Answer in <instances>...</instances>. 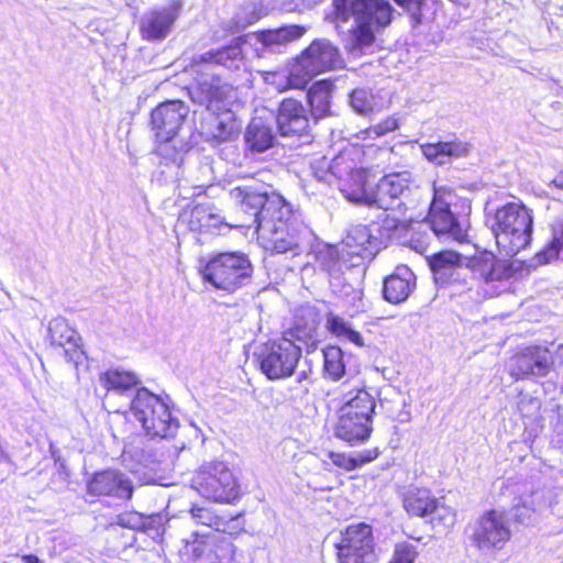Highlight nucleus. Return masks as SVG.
<instances>
[{
	"label": "nucleus",
	"instance_id": "1",
	"mask_svg": "<svg viewBox=\"0 0 563 563\" xmlns=\"http://www.w3.org/2000/svg\"><path fill=\"white\" fill-rule=\"evenodd\" d=\"M333 21L354 20L355 27L346 42V49L354 56L365 53L375 41V33L391 21L393 8L386 0H333Z\"/></svg>",
	"mask_w": 563,
	"mask_h": 563
},
{
	"label": "nucleus",
	"instance_id": "2",
	"mask_svg": "<svg viewBox=\"0 0 563 563\" xmlns=\"http://www.w3.org/2000/svg\"><path fill=\"white\" fill-rule=\"evenodd\" d=\"M256 232L262 247L277 254H299L310 235L308 227L299 220L284 197H274L268 202Z\"/></svg>",
	"mask_w": 563,
	"mask_h": 563
},
{
	"label": "nucleus",
	"instance_id": "3",
	"mask_svg": "<svg viewBox=\"0 0 563 563\" xmlns=\"http://www.w3.org/2000/svg\"><path fill=\"white\" fill-rule=\"evenodd\" d=\"M488 223L500 253L514 256L530 244L533 216L522 202L512 201L497 208Z\"/></svg>",
	"mask_w": 563,
	"mask_h": 563
},
{
	"label": "nucleus",
	"instance_id": "4",
	"mask_svg": "<svg viewBox=\"0 0 563 563\" xmlns=\"http://www.w3.org/2000/svg\"><path fill=\"white\" fill-rule=\"evenodd\" d=\"M340 49L327 38L310 43L292 62L289 68V86L303 89L318 75L341 67Z\"/></svg>",
	"mask_w": 563,
	"mask_h": 563
},
{
	"label": "nucleus",
	"instance_id": "5",
	"mask_svg": "<svg viewBox=\"0 0 563 563\" xmlns=\"http://www.w3.org/2000/svg\"><path fill=\"white\" fill-rule=\"evenodd\" d=\"M130 411L151 438L174 437L178 430V420L172 417L168 406L145 388L137 389Z\"/></svg>",
	"mask_w": 563,
	"mask_h": 563
},
{
	"label": "nucleus",
	"instance_id": "6",
	"mask_svg": "<svg viewBox=\"0 0 563 563\" xmlns=\"http://www.w3.org/2000/svg\"><path fill=\"white\" fill-rule=\"evenodd\" d=\"M250 260L241 253H221L201 269L202 279L216 289L233 292L246 285L252 276Z\"/></svg>",
	"mask_w": 563,
	"mask_h": 563
},
{
	"label": "nucleus",
	"instance_id": "7",
	"mask_svg": "<svg viewBox=\"0 0 563 563\" xmlns=\"http://www.w3.org/2000/svg\"><path fill=\"white\" fill-rule=\"evenodd\" d=\"M455 199L456 196L451 188L433 185V199L427 222L434 235L442 241L463 242L467 238L466 224L461 222L450 209Z\"/></svg>",
	"mask_w": 563,
	"mask_h": 563
},
{
	"label": "nucleus",
	"instance_id": "8",
	"mask_svg": "<svg viewBox=\"0 0 563 563\" xmlns=\"http://www.w3.org/2000/svg\"><path fill=\"white\" fill-rule=\"evenodd\" d=\"M191 486L202 497L214 503L230 504L240 496L232 471L220 462L201 466L194 475Z\"/></svg>",
	"mask_w": 563,
	"mask_h": 563
},
{
	"label": "nucleus",
	"instance_id": "9",
	"mask_svg": "<svg viewBox=\"0 0 563 563\" xmlns=\"http://www.w3.org/2000/svg\"><path fill=\"white\" fill-rule=\"evenodd\" d=\"M300 357L301 347L287 338L268 342L256 353L261 372L271 380L290 377Z\"/></svg>",
	"mask_w": 563,
	"mask_h": 563
},
{
	"label": "nucleus",
	"instance_id": "10",
	"mask_svg": "<svg viewBox=\"0 0 563 563\" xmlns=\"http://www.w3.org/2000/svg\"><path fill=\"white\" fill-rule=\"evenodd\" d=\"M336 556L339 563H372L375 560L372 527L364 522L346 527L336 544Z\"/></svg>",
	"mask_w": 563,
	"mask_h": 563
},
{
	"label": "nucleus",
	"instance_id": "11",
	"mask_svg": "<svg viewBox=\"0 0 563 563\" xmlns=\"http://www.w3.org/2000/svg\"><path fill=\"white\" fill-rule=\"evenodd\" d=\"M188 113V106L180 100L163 102L152 111V130L156 141L162 143L157 150L161 155H167L168 143L178 134Z\"/></svg>",
	"mask_w": 563,
	"mask_h": 563
},
{
	"label": "nucleus",
	"instance_id": "12",
	"mask_svg": "<svg viewBox=\"0 0 563 563\" xmlns=\"http://www.w3.org/2000/svg\"><path fill=\"white\" fill-rule=\"evenodd\" d=\"M510 528L504 512L490 510L479 517L474 523L472 542L481 551L501 549L510 539Z\"/></svg>",
	"mask_w": 563,
	"mask_h": 563
},
{
	"label": "nucleus",
	"instance_id": "13",
	"mask_svg": "<svg viewBox=\"0 0 563 563\" xmlns=\"http://www.w3.org/2000/svg\"><path fill=\"white\" fill-rule=\"evenodd\" d=\"M184 8L181 0H169L162 7L153 8L143 14L140 32L147 41H163L173 30Z\"/></svg>",
	"mask_w": 563,
	"mask_h": 563
},
{
	"label": "nucleus",
	"instance_id": "14",
	"mask_svg": "<svg viewBox=\"0 0 563 563\" xmlns=\"http://www.w3.org/2000/svg\"><path fill=\"white\" fill-rule=\"evenodd\" d=\"M133 489L132 481L117 470L98 472L87 483V493L92 496H111L129 500L132 498Z\"/></svg>",
	"mask_w": 563,
	"mask_h": 563
},
{
	"label": "nucleus",
	"instance_id": "15",
	"mask_svg": "<svg viewBox=\"0 0 563 563\" xmlns=\"http://www.w3.org/2000/svg\"><path fill=\"white\" fill-rule=\"evenodd\" d=\"M552 361L548 349L530 346L512 358L510 375L517 379L532 376H545Z\"/></svg>",
	"mask_w": 563,
	"mask_h": 563
},
{
	"label": "nucleus",
	"instance_id": "16",
	"mask_svg": "<svg viewBox=\"0 0 563 563\" xmlns=\"http://www.w3.org/2000/svg\"><path fill=\"white\" fill-rule=\"evenodd\" d=\"M412 176L409 172L393 173L379 179L374 188V206L388 210L396 201L410 191Z\"/></svg>",
	"mask_w": 563,
	"mask_h": 563
},
{
	"label": "nucleus",
	"instance_id": "17",
	"mask_svg": "<svg viewBox=\"0 0 563 563\" xmlns=\"http://www.w3.org/2000/svg\"><path fill=\"white\" fill-rule=\"evenodd\" d=\"M306 32L307 27L302 25H284L278 29L251 33L246 35L245 42L255 46L261 45L262 51L277 53L280 52L282 47L302 37ZM256 49L258 51L260 47H256Z\"/></svg>",
	"mask_w": 563,
	"mask_h": 563
},
{
	"label": "nucleus",
	"instance_id": "18",
	"mask_svg": "<svg viewBox=\"0 0 563 563\" xmlns=\"http://www.w3.org/2000/svg\"><path fill=\"white\" fill-rule=\"evenodd\" d=\"M48 339L52 345L64 349L67 362L73 363L76 368L86 361V355L78 345L77 332L64 318H55L49 321Z\"/></svg>",
	"mask_w": 563,
	"mask_h": 563
},
{
	"label": "nucleus",
	"instance_id": "19",
	"mask_svg": "<svg viewBox=\"0 0 563 563\" xmlns=\"http://www.w3.org/2000/svg\"><path fill=\"white\" fill-rule=\"evenodd\" d=\"M467 267L478 278L486 283L508 279L512 276L511 266L498 260L492 252H481L467 261Z\"/></svg>",
	"mask_w": 563,
	"mask_h": 563
},
{
	"label": "nucleus",
	"instance_id": "20",
	"mask_svg": "<svg viewBox=\"0 0 563 563\" xmlns=\"http://www.w3.org/2000/svg\"><path fill=\"white\" fill-rule=\"evenodd\" d=\"M231 199L240 205L245 213L251 216V223L256 224L262 222L263 212L266 209L268 202L274 197H282L278 194H272L271 196L260 192L251 186H236L230 190Z\"/></svg>",
	"mask_w": 563,
	"mask_h": 563
},
{
	"label": "nucleus",
	"instance_id": "21",
	"mask_svg": "<svg viewBox=\"0 0 563 563\" xmlns=\"http://www.w3.org/2000/svg\"><path fill=\"white\" fill-rule=\"evenodd\" d=\"M353 111L361 115H373L387 109L390 104L388 93L382 89L355 88L349 96Z\"/></svg>",
	"mask_w": 563,
	"mask_h": 563
},
{
	"label": "nucleus",
	"instance_id": "22",
	"mask_svg": "<svg viewBox=\"0 0 563 563\" xmlns=\"http://www.w3.org/2000/svg\"><path fill=\"white\" fill-rule=\"evenodd\" d=\"M340 191L354 203L374 206V188L369 185L368 173L357 168L339 183Z\"/></svg>",
	"mask_w": 563,
	"mask_h": 563
},
{
	"label": "nucleus",
	"instance_id": "23",
	"mask_svg": "<svg viewBox=\"0 0 563 563\" xmlns=\"http://www.w3.org/2000/svg\"><path fill=\"white\" fill-rule=\"evenodd\" d=\"M416 287V276L408 266H398L395 272L384 280V298L390 303H400L407 300Z\"/></svg>",
	"mask_w": 563,
	"mask_h": 563
},
{
	"label": "nucleus",
	"instance_id": "24",
	"mask_svg": "<svg viewBox=\"0 0 563 563\" xmlns=\"http://www.w3.org/2000/svg\"><path fill=\"white\" fill-rule=\"evenodd\" d=\"M277 125L284 136L301 134L308 129V119L303 106L294 99L280 103Z\"/></svg>",
	"mask_w": 563,
	"mask_h": 563
},
{
	"label": "nucleus",
	"instance_id": "25",
	"mask_svg": "<svg viewBox=\"0 0 563 563\" xmlns=\"http://www.w3.org/2000/svg\"><path fill=\"white\" fill-rule=\"evenodd\" d=\"M378 230V225L357 224L352 227L343 243L347 249V253L360 256L373 255L374 250L379 245V238L374 235V231Z\"/></svg>",
	"mask_w": 563,
	"mask_h": 563
},
{
	"label": "nucleus",
	"instance_id": "26",
	"mask_svg": "<svg viewBox=\"0 0 563 563\" xmlns=\"http://www.w3.org/2000/svg\"><path fill=\"white\" fill-rule=\"evenodd\" d=\"M373 431L372 422L363 421L355 416L339 410L338 421L334 427V434L351 445L365 442Z\"/></svg>",
	"mask_w": 563,
	"mask_h": 563
},
{
	"label": "nucleus",
	"instance_id": "27",
	"mask_svg": "<svg viewBox=\"0 0 563 563\" xmlns=\"http://www.w3.org/2000/svg\"><path fill=\"white\" fill-rule=\"evenodd\" d=\"M553 496L542 490L530 492L515 498L512 510L517 521L529 523L533 514L543 507H553Z\"/></svg>",
	"mask_w": 563,
	"mask_h": 563
},
{
	"label": "nucleus",
	"instance_id": "28",
	"mask_svg": "<svg viewBox=\"0 0 563 563\" xmlns=\"http://www.w3.org/2000/svg\"><path fill=\"white\" fill-rule=\"evenodd\" d=\"M423 156L437 164H448L452 158L465 157L470 153V144L463 141L426 143L421 146Z\"/></svg>",
	"mask_w": 563,
	"mask_h": 563
},
{
	"label": "nucleus",
	"instance_id": "29",
	"mask_svg": "<svg viewBox=\"0 0 563 563\" xmlns=\"http://www.w3.org/2000/svg\"><path fill=\"white\" fill-rule=\"evenodd\" d=\"M99 382L107 389V397H110L111 394L123 395L140 384L135 373L120 368H111L101 373Z\"/></svg>",
	"mask_w": 563,
	"mask_h": 563
},
{
	"label": "nucleus",
	"instance_id": "30",
	"mask_svg": "<svg viewBox=\"0 0 563 563\" xmlns=\"http://www.w3.org/2000/svg\"><path fill=\"white\" fill-rule=\"evenodd\" d=\"M340 410L373 423L375 399L366 389L352 390L345 395V401Z\"/></svg>",
	"mask_w": 563,
	"mask_h": 563
},
{
	"label": "nucleus",
	"instance_id": "31",
	"mask_svg": "<svg viewBox=\"0 0 563 563\" xmlns=\"http://www.w3.org/2000/svg\"><path fill=\"white\" fill-rule=\"evenodd\" d=\"M435 499L428 488L410 486L404 493L402 504L409 515L427 517L434 508Z\"/></svg>",
	"mask_w": 563,
	"mask_h": 563
},
{
	"label": "nucleus",
	"instance_id": "32",
	"mask_svg": "<svg viewBox=\"0 0 563 563\" xmlns=\"http://www.w3.org/2000/svg\"><path fill=\"white\" fill-rule=\"evenodd\" d=\"M245 142L251 151L262 153L273 146L274 134L262 119H253L246 129Z\"/></svg>",
	"mask_w": 563,
	"mask_h": 563
},
{
	"label": "nucleus",
	"instance_id": "33",
	"mask_svg": "<svg viewBox=\"0 0 563 563\" xmlns=\"http://www.w3.org/2000/svg\"><path fill=\"white\" fill-rule=\"evenodd\" d=\"M222 216L214 206L198 205L190 212V225L192 229L211 231L222 224Z\"/></svg>",
	"mask_w": 563,
	"mask_h": 563
},
{
	"label": "nucleus",
	"instance_id": "34",
	"mask_svg": "<svg viewBox=\"0 0 563 563\" xmlns=\"http://www.w3.org/2000/svg\"><path fill=\"white\" fill-rule=\"evenodd\" d=\"M239 41L240 38L227 47L203 54L201 60L223 65L230 69H239L243 60Z\"/></svg>",
	"mask_w": 563,
	"mask_h": 563
},
{
	"label": "nucleus",
	"instance_id": "35",
	"mask_svg": "<svg viewBox=\"0 0 563 563\" xmlns=\"http://www.w3.org/2000/svg\"><path fill=\"white\" fill-rule=\"evenodd\" d=\"M379 455L377 448L358 452L356 455L330 452L328 454L331 463L344 471H353L362 465L376 460Z\"/></svg>",
	"mask_w": 563,
	"mask_h": 563
},
{
	"label": "nucleus",
	"instance_id": "36",
	"mask_svg": "<svg viewBox=\"0 0 563 563\" xmlns=\"http://www.w3.org/2000/svg\"><path fill=\"white\" fill-rule=\"evenodd\" d=\"M355 169H357V167L352 157V153L350 151H344L331 161L324 175L317 174V176L328 183H331L330 177H334L339 183H341Z\"/></svg>",
	"mask_w": 563,
	"mask_h": 563
},
{
	"label": "nucleus",
	"instance_id": "37",
	"mask_svg": "<svg viewBox=\"0 0 563 563\" xmlns=\"http://www.w3.org/2000/svg\"><path fill=\"white\" fill-rule=\"evenodd\" d=\"M327 329L335 336L346 340L356 346H364V339L362 334L355 331L349 322L343 318L334 314H327Z\"/></svg>",
	"mask_w": 563,
	"mask_h": 563
},
{
	"label": "nucleus",
	"instance_id": "38",
	"mask_svg": "<svg viewBox=\"0 0 563 563\" xmlns=\"http://www.w3.org/2000/svg\"><path fill=\"white\" fill-rule=\"evenodd\" d=\"M461 263V255L454 251H442L429 257V265L437 278L446 277Z\"/></svg>",
	"mask_w": 563,
	"mask_h": 563
},
{
	"label": "nucleus",
	"instance_id": "39",
	"mask_svg": "<svg viewBox=\"0 0 563 563\" xmlns=\"http://www.w3.org/2000/svg\"><path fill=\"white\" fill-rule=\"evenodd\" d=\"M331 86L327 81H318L308 91V100L317 117L325 114L330 107Z\"/></svg>",
	"mask_w": 563,
	"mask_h": 563
},
{
	"label": "nucleus",
	"instance_id": "40",
	"mask_svg": "<svg viewBox=\"0 0 563 563\" xmlns=\"http://www.w3.org/2000/svg\"><path fill=\"white\" fill-rule=\"evenodd\" d=\"M344 354L338 346H328L323 350L324 373L327 376L336 382L345 374Z\"/></svg>",
	"mask_w": 563,
	"mask_h": 563
},
{
	"label": "nucleus",
	"instance_id": "41",
	"mask_svg": "<svg viewBox=\"0 0 563 563\" xmlns=\"http://www.w3.org/2000/svg\"><path fill=\"white\" fill-rule=\"evenodd\" d=\"M429 516H432L431 523L434 528L441 527L444 530L452 528L456 521L455 511L438 498L435 499L434 508L431 509Z\"/></svg>",
	"mask_w": 563,
	"mask_h": 563
},
{
	"label": "nucleus",
	"instance_id": "42",
	"mask_svg": "<svg viewBox=\"0 0 563 563\" xmlns=\"http://www.w3.org/2000/svg\"><path fill=\"white\" fill-rule=\"evenodd\" d=\"M399 126L398 119L394 115L388 117L379 123L360 131L357 137L363 141H374L377 137L384 136L387 133L394 132Z\"/></svg>",
	"mask_w": 563,
	"mask_h": 563
},
{
	"label": "nucleus",
	"instance_id": "43",
	"mask_svg": "<svg viewBox=\"0 0 563 563\" xmlns=\"http://www.w3.org/2000/svg\"><path fill=\"white\" fill-rule=\"evenodd\" d=\"M560 256L563 258V227L554 231L552 241L537 254V261L547 264Z\"/></svg>",
	"mask_w": 563,
	"mask_h": 563
},
{
	"label": "nucleus",
	"instance_id": "44",
	"mask_svg": "<svg viewBox=\"0 0 563 563\" xmlns=\"http://www.w3.org/2000/svg\"><path fill=\"white\" fill-rule=\"evenodd\" d=\"M150 461L151 456L145 454L141 448L133 444L125 446L122 452V462L131 472H139L137 466H147Z\"/></svg>",
	"mask_w": 563,
	"mask_h": 563
},
{
	"label": "nucleus",
	"instance_id": "45",
	"mask_svg": "<svg viewBox=\"0 0 563 563\" xmlns=\"http://www.w3.org/2000/svg\"><path fill=\"white\" fill-rule=\"evenodd\" d=\"M191 518L198 523L206 527L221 530L224 527V520L217 516L208 507L194 506L190 510Z\"/></svg>",
	"mask_w": 563,
	"mask_h": 563
},
{
	"label": "nucleus",
	"instance_id": "46",
	"mask_svg": "<svg viewBox=\"0 0 563 563\" xmlns=\"http://www.w3.org/2000/svg\"><path fill=\"white\" fill-rule=\"evenodd\" d=\"M318 262L321 267L329 273L331 276H336L342 271V263L339 260V251L335 247L328 246L320 251Z\"/></svg>",
	"mask_w": 563,
	"mask_h": 563
},
{
	"label": "nucleus",
	"instance_id": "47",
	"mask_svg": "<svg viewBox=\"0 0 563 563\" xmlns=\"http://www.w3.org/2000/svg\"><path fill=\"white\" fill-rule=\"evenodd\" d=\"M418 556L417 548L408 542H399L395 545L391 559L388 563H415Z\"/></svg>",
	"mask_w": 563,
	"mask_h": 563
},
{
	"label": "nucleus",
	"instance_id": "48",
	"mask_svg": "<svg viewBox=\"0 0 563 563\" xmlns=\"http://www.w3.org/2000/svg\"><path fill=\"white\" fill-rule=\"evenodd\" d=\"M118 523L123 528L147 530L151 519L143 517L140 512H124L118 517Z\"/></svg>",
	"mask_w": 563,
	"mask_h": 563
},
{
	"label": "nucleus",
	"instance_id": "49",
	"mask_svg": "<svg viewBox=\"0 0 563 563\" xmlns=\"http://www.w3.org/2000/svg\"><path fill=\"white\" fill-rule=\"evenodd\" d=\"M398 5L406 10L416 24L420 23L424 16L426 0H394Z\"/></svg>",
	"mask_w": 563,
	"mask_h": 563
},
{
	"label": "nucleus",
	"instance_id": "50",
	"mask_svg": "<svg viewBox=\"0 0 563 563\" xmlns=\"http://www.w3.org/2000/svg\"><path fill=\"white\" fill-rule=\"evenodd\" d=\"M213 180L212 168L208 163L200 166V176L196 178L198 187H203Z\"/></svg>",
	"mask_w": 563,
	"mask_h": 563
},
{
	"label": "nucleus",
	"instance_id": "51",
	"mask_svg": "<svg viewBox=\"0 0 563 563\" xmlns=\"http://www.w3.org/2000/svg\"><path fill=\"white\" fill-rule=\"evenodd\" d=\"M233 93L234 91L231 86L222 85L213 88L212 97L218 100L225 101L232 98Z\"/></svg>",
	"mask_w": 563,
	"mask_h": 563
},
{
	"label": "nucleus",
	"instance_id": "52",
	"mask_svg": "<svg viewBox=\"0 0 563 563\" xmlns=\"http://www.w3.org/2000/svg\"><path fill=\"white\" fill-rule=\"evenodd\" d=\"M398 220L389 216H386V218L383 221V229L388 231L396 230L398 228Z\"/></svg>",
	"mask_w": 563,
	"mask_h": 563
},
{
	"label": "nucleus",
	"instance_id": "53",
	"mask_svg": "<svg viewBox=\"0 0 563 563\" xmlns=\"http://www.w3.org/2000/svg\"><path fill=\"white\" fill-rule=\"evenodd\" d=\"M550 185L554 186L558 189H563V170L554 176Z\"/></svg>",
	"mask_w": 563,
	"mask_h": 563
},
{
	"label": "nucleus",
	"instance_id": "54",
	"mask_svg": "<svg viewBox=\"0 0 563 563\" xmlns=\"http://www.w3.org/2000/svg\"><path fill=\"white\" fill-rule=\"evenodd\" d=\"M23 563H45L43 560H41L37 555L34 554H26L22 556Z\"/></svg>",
	"mask_w": 563,
	"mask_h": 563
},
{
	"label": "nucleus",
	"instance_id": "55",
	"mask_svg": "<svg viewBox=\"0 0 563 563\" xmlns=\"http://www.w3.org/2000/svg\"><path fill=\"white\" fill-rule=\"evenodd\" d=\"M555 357L559 360L560 363L563 364V344H561L556 352H555Z\"/></svg>",
	"mask_w": 563,
	"mask_h": 563
},
{
	"label": "nucleus",
	"instance_id": "56",
	"mask_svg": "<svg viewBox=\"0 0 563 563\" xmlns=\"http://www.w3.org/2000/svg\"><path fill=\"white\" fill-rule=\"evenodd\" d=\"M229 547H230V553L233 555L235 552V547L231 543L229 544Z\"/></svg>",
	"mask_w": 563,
	"mask_h": 563
},
{
	"label": "nucleus",
	"instance_id": "57",
	"mask_svg": "<svg viewBox=\"0 0 563 563\" xmlns=\"http://www.w3.org/2000/svg\"><path fill=\"white\" fill-rule=\"evenodd\" d=\"M389 236H390V233H386V234L382 233L380 239H383V238H389Z\"/></svg>",
	"mask_w": 563,
	"mask_h": 563
},
{
	"label": "nucleus",
	"instance_id": "58",
	"mask_svg": "<svg viewBox=\"0 0 563 563\" xmlns=\"http://www.w3.org/2000/svg\"><path fill=\"white\" fill-rule=\"evenodd\" d=\"M242 225H244V227H250V225H251V223H246V222H245V223H243Z\"/></svg>",
	"mask_w": 563,
	"mask_h": 563
},
{
	"label": "nucleus",
	"instance_id": "59",
	"mask_svg": "<svg viewBox=\"0 0 563 563\" xmlns=\"http://www.w3.org/2000/svg\"><path fill=\"white\" fill-rule=\"evenodd\" d=\"M418 251H419L420 253H423L424 249H423V247H421V249H419Z\"/></svg>",
	"mask_w": 563,
	"mask_h": 563
}]
</instances>
